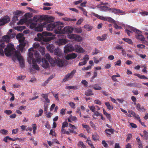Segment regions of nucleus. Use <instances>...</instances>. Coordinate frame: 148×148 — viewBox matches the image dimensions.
Instances as JSON below:
<instances>
[{
    "instance_id": "1",
    "label": "nucleus",
    "mask_w": 148,
    "mask_h": 148,
    "mask_svg": "<svg viewBox=\"0 0 148 148\" xmlns=\"http://www.w3.org/2000/svg\"><path fill=\"white\" fill-rule=\"evenodd\" d=\"M4 53L7 56H9L12 54H14V56L19 62L20 66L23 68L25 66V62L23 58L21 56V53L19 51H16L14 48V45L11 43H8L7 47L4 49Z\"/></svg>"
},
{
    "instance_id": "2",
    "label": "nucleus",
    "mask_w": 148,
    "mask_h": 148,
    "mask_svg": "<svg viewBox=\"0 0 148 148\" xmlns=\"http://www.w3.org/2000/svg\"><path fill=\"white\" fill-rule=\"evenodd\" d=\"M52 21L49 22H47V24L45 25L47 30L51 31L54 29V32L56 34H59L60 33V29H61L63 27L64 23L60 21L56 22L51 23L53 21L54 18Z\"/></svg>"
},
{
    "instance_id": "3",
    "label": "nucleus",
    "mask_w": 148,
    "mask_h": 148,
    "mask_svg": "<svg viewBox=\"0 0 148 148\" xmlns=\"http://www.w3.org/2000/svg\"><path fill=\"white\" fill-rule=\"evenodd\" d=\"M91 14L93 16H95V17L100 19L103 21H108L111 22V23H114V27L115 29H122V27L121 26H118L115 23V21L111 17H104L101 16L93 12H92L91 13Z\"/></svg>"
},
{
    "instance_id": "4",
    "label": "nucleus",
    "mask_w": 148,
    "mask_h": 148,
    "mask_svg": "<svg viewBox=\"0 0 148 148\" xmlns=\"http://www.w3.org/2000/svg\"><path fill=\"white\" fill-rule=\"evenodd\" d=\"M34 55L35 57L36 58V60L33 61L32 62V68L30 69L31 72H32L33 69H35L37 71H39L40 70V68L37 64L36 63L38 64H40L41 63V58L40 55L38 53L37 51L34 52Z\"/></svg>"
},
{
    "instance_id": "5",
    "label": "nucleus",
    "mask_w": 148,
    "mask_h": 148,
    "mask_svg": "<svg viewBox=\"0 0 148 148\" xmlns=\"http://www.w3.org/2000/svg\"><path fill=\"white\" fill-rule=\"evenodd\" d=\"M16 34H12L11 35L8 34L2 36V39L0 40V47L4 48L5 47V42L8 43L10 41L11 39L13 38L16 36Z\"/></svg>"
},
{
    "instance_id": "6",
    "label": "nucleus",
    "mask_w": 148,
    "mask_h": 148,
    "mask_svg": "<svg viewBox=\"0 0 148 148\" xmlns=\"http://www.w3.org/2000/svg\"><path fill=\"white\" fill-rule=\"evenodd\" d=\"M130 29L132 31L137 34L136 35V38L137 39L141 41L145 40V38L144 36L141 34V31L133 27H131Z\"/></svg>"
},
{
    "instance_id": "7",
    "label": "nucleus",
    "mask_w": 148,
    "mask_h": 148,
    "mask_svg": "<svg viewBox=\"0 0 148 148\" xmlns=\"http://www.w3.org/2000/svg\"><path fill=\"white\" fill-rule=\"evenodd\" d=\"M53 18L52 16H40V18L37 19V17L35 16H34L33 17V20L35 21L36 22V23L37 21H42L44 20L46 21L47 22H49L53 19Z\"/></svg>"
},
{
    "instance_id": "8",
    "label": "nucleus",
    "mask_w": 148,
    "mask_h": 148,
    "mask_svg": "<svg viewBox=\"0 0 148 148\" xmlns=\"http://www.w3.org/2000/svg\"><path fill=\"white\" fill-rule=\"evenodd\" d=\"M60 29V33L59 34H71L74 30V28L71 26H66L62 29Z\"/></svg>"
},
{
    "instance_id": "9",
    "label": "nucleus",
    "mask_w": 148,
    "mask_h": 148,
    "mask_svg": "<svg viewBox=\"0 0 148 148\" xmlns=\"http://www.w3.org/2000/svg\"><path fill=\"white\" fill-rule=\"evenodd\" d=\"M52 34L51 33L46 32H43L42 34L38 33L37 34L38 38H35L34 40L36 41H40L43 39V36H51Z\"/></svg>"
},
{
    "instance_id": "10",
    "label": "nucleus",
    "mask_w": 148,
    "mask_h": 148,
    "mask_svg": "<svg viewBox=\"0 0 148 148\" xmlns=\"http://www.w3.org/2000/svg\"><path fill=\"white\" fill-rule=\"evenodd\" d=\"M60 57H55L53 61V64H56L57 66L59 67H62L64 64V61L61 59Z\"/></svg>"
},
{
    "instance_id": "11",
    "label": "nucleus",
    "mask_w": 148,
    "mask_h": 148,
    "mask_svg": "<svg viewBox=\"0 0 148 148\" xmlns=\"http://www.w3.org/2000/svg\"><path fill=\"white\" fill-rule=\"evenodd\" d=\"M76 72L75 70H73L70 73H68L63 79V82H65L68 80L69 78H71L73 77Z\"/></svg>"
},
{
    "instance_id": "12",
    "label": "nucleus",
    "mask_w": 148,
    "mask_h": 148,
    "mask_svg": "<svg viewBox=\"0 0 148 148\" xmlns=\"http://www.w3.org/2000/svg\"><path fill=\"white\" fill-rule=\"evenodd\" d=\"M45 21L43 23H41L40 25H39L38 26L36 27L34 30L36 31L41 32L43 31V27H45V25L47 24V22L46 21Z\"/></svg>"
},
{
    "instance_id": "13",
    "label": "nucleus",
    "mask_w": 148,
    "mask_h": 148,
    "mask_svg": "<svg viewBox=\"0 0 148 148\" xmlns=\"http://www.w3.org/2000/svg\"><path fill=\"white\" fill-rule=\"evenodd\" d=\"M10 20V18L8 16H4L1 19H0V26L8 23Z\"/></svg>"
},
{
    "instance_id": "14",
    "label": "nucleus",
    "mask_w": 148,
    "mask_h": 148,
    "mask_svg": "<svg viewBox=\"0 0 148 148\" xmlns=\"http://www.w3.org/2000/svg\"><path fill=\"white\" fill-rule=\"evenodd\" d=\"M75 50V48L71 45H67L64 47V51L65 53L72 51Z\"/></svg>"
},
{
    "instance_id": "15",
    "label": "nucleus",
    "mask_w": 148,
    "mask_h": 148,
    "mask_svg": "<svg viewBox=\"0 0 148 148\" xmlns=\"http://www.w3.org/2000/svg\"><path fill=\"white\" fill-rule=\"evenodd\" d=\"M33 52H29V56L27 59V61L29 63L31 64H32V62L33 61L36 60V58L35 59L34 58Z\"/></svg>"
},
{
    "instance_id": "16",
    "label": "nucleus",
    "mask_w": 148,
    "mask_h": 148,
    "mask_svg": "<svg viewBox=\"0 0 148 148\" xmlns=\"http://www.w3.org/2000/svg\"><path fill=\"white\" fill-rule=\"evenodd\" d=\"M67 40L64 38H59L56 42V43L59 45H64L66 43Z\"/></svg>"
},
{
    "instance_id": "17",
    "label": "nucleus",
    "mask_w": 148,
    "mask_h": 148,
    "mask_svg": "<svg viewBox=\"0 0 148 148\" xmlns=\"http://www.w3.org/2000/svg\"><path fill=\"white\" fill-rule=\"evenodd\" d=\"M110 12H111L112 13H114L115 14H119L121 13L124 12V11L121 10L119 9H116L114 8H111Z\"/></svg>"
},
{
    "instance_id": "18",
    "label": "nucleus",
    "mask_w": 148,
    "mask_h": 148,
    "mask_svg": "<svg viewBox=\"0 0 148 148\" xmlns=\"http://www.w3.org/2000/svg\"><path fill=\"white\" fill-rule=\"evenodd\" d=\"M53 52L56 56L55 57H61L62 56V53L58 47L55 48Z\"/></svg>"
},
{
    "instance_id": "19",
    "label": "nucleus",
    "mask_w": 148,
    "mask_h": 148,
    "mask_svg": "<svg viewBox=\"0 0 148 148\" xmlns=\"http://www.w3.org/2000/svg\"><path fill=\"white\" fill-rule=\"evenodd\" d=\"M41 62L42 63V66L43 67L46 69L48 67L49 65L48 62L45 58H42V59H41Z\"/></svg>"
},
{
    "instance_id": "20",
    "label": "nucleus",
    "mask_w": 148,
    "mask_h": 148,
    "mask_svg": "<svg viewBox=\"0 0 148 148\" xmlns=\"http://www.w3.org/2000/svg\"><path fill=\"white\" fill-rule=\"evenodd\" d=\"M74 48L76 51L78 53H83L85 51L79 45H75Z\"/></svg>"
},
{
    "instance_id": "21",
    "label": "nucleus",
    "mask_w": 148,
    "mask_h": 148,
    "mask_svg": "<svg viewBox=\"0 0 148 148\" xmlns=\"http://www.w3.org/2000/svg\"><path fill=\"white\" fill-rule=\"evenodd\" d=\"M77 56V55L75 53H70L66 56V58L67 60L73 59L76 58Z\"/></svg>"
},
{
    "instance_id": "22",
    "label": "nucleus",
    "mask_w": 148,
    "mask_h": 148,
    "mask_svg": "<svg viewBox=\"0 0 148 148\" xmlns=\"http://www.w3.org/2000/svg\"><path fill=\"white\" fill-rule=\"evenodd\" d=\"M45 57L47 60H48V61L49 63L52 65H53V61L54 59H53L51 58V57L48 53H47L45 55Z\"/></svg>"
},
{
    "instance_id": "23",
    "label": "nucleus",
    "mask_w": 148,
    "mask_h": 148,
    "mask_svg": "<svg viewBox=\"0 0 148 148\" xmlns=\"http://www.w3.org/2000/svg\"><path fill=\"white\" fill-rule=\"evenodd\" d=\"M47 49L51 53H53L55 49L54 46L52 44H49L47 46Z\"/></svg>"
},
{
    "instance_id": "24",
    "label": "nucleus",
    "mask_w": 148,
    "mask_h": 148,
    "mask_svg": "<svg viewBox=\"0 0 148 148\" xmlns=\"http://www.w3.org/2000/svg\"><path fill=\"white\" fill-rule=\"evenodd\" d=\"M107 36L106 34H104L101 37L100 36H97V38L98 40L103 41L106 39Z\"/></svg>"
},
{
    "instance_id": "25",
    "label": "nucleus",
    "mask_w": 148,
    "mask_h": 148,
    "mask_svg": "<svg viewBox=\"0 0 148 148\" xmlns=\"http://www.w3.org/2000/svg\"><path fill=\"white\" fill-rule=\"evenodd\" d=\"M105 132L107 134L110 135L111 134H113L114 130L112 128L106 129L105 130Z\"/></svg>"
},
{
    "instance_id": "26",
    "label": "nucleus",
    "mask_w": 148,
    "mask_h": 148,
    "mask_svg": "<svg viewBox=\"0 0 148 148\" xmlns=\"http://www.w3.org/2000/svg\"><path fill=\"white\" fill-rule=\"evenodd\" d=\"M110 10H111V8L108 7L106 6H101L100 11H110Z\"/></svg>"
},
{
    "instance_id": "27",
    "label": "nucleus",
    "mask_w": 148,
    "mask_h": 148,
    "mask_svg": "<svg viewBox=\"0 0 148 148\" xmlns=\"http://www.w3.org/2000/svg\"><path fill=\"white\" fill-rule=\"evenodd\" d=\"M48 94H42L41 95V96L43 98L45 99L46 101L47 102L49 103L50 102V100L48 99Z\"/></svg>"
},
{
    "instance_id": "28",
    "label": "nucleus",
    "mask_w": 148,
    "mask_h": 148,
    "mask_svg": "<svg viewBox=\"0 0 148 148\" xmlns=\"http://www.w3.org/2000/svg\"><path fill=\"white\" fill-rule=\"evenodd\" d=\"M85 94L86 96H90L93 95V94L92 90L91 89H88L85 91Z\"/></svg>"
},
{
    "instance_id": "29",
    "label": "nucleus",
    "mask_w": 148,
    "mask_h": 148,
    "mask_svg": "<svg viewBox=\"0 0 148 148\" xmlns=\"http://www.w3.org/2000/svg\"><path fill=\"white\" fill-rule=\"evenodd\" d=\"M75 33L80 34L82 32V30L81 27H75L74 28V30Z\"/></svg>"
},
{
    "instance_id": "30",
    "label": "nucleus",
    "mask_w": 148,
    "mask_h": 148,
    "mask_svg": "<svg viewBox=\"0 0 148 148\" xmlns=\"http://www.w3.org/2000/svg\"><path fill=\"white\" fill-rule=\"evenodd\" d=\"M105 104L107 106V108L109 110H112L113 109V106L111 105L109 102H106L105 103Z\"/></svg>"
},
{
    "instance_id": "31",
    "label": "nucleus",
    "mask_w": 148,
    "mask_h": 148,
    "mask_svg": "<svg viewBox=\"0 0 148 148\" xmlns=\"http://www.w3.org/2000/svg\"><path fill=\"white\" fill-rule=\"evenodd\" d=\"M76 35L74 34H68L67 35V37L69 39L74 40L75 37H76Z\"/></svg>"
},
{
    "instance_id": "32",
    "label": "nucleus",
    "mask_w": 148,
    "mask_h": 148,
    "mask_svg": "<svg viewBox=\"0 0 148 148\" xmlns=\"http://www.w3.org/2000/svg\"><path fill=\"white\" fill-rule=\"evenodd\" d=\"M63 20L65 21H77V19L76 18H67V17H65L62 18Z\"/></svg>"
},
{
    "instance_id": "33",
    "label": "nucleus",
    "mask_w": 148,
    "mask_h": 148,
    "mask_svg": "<svg viewBox=\"0 0 148 148\" xmlns=\"http://www.w3.org/2000/svg\"><path fill=\"white\" fill-rule=\"evenodd\" d=\"M135 76H137L141 79H148V78L144 75H140V74L137 73L134 74Z\"/></svg>"
},
{
    "instance_id": "34",
    "label": "nucleus",
    "mask_w": 148,
    "mask_h": 148,
    "mask_svg": "<svg viewBox=\"0 0 148 148\" xmlns=\"http://www.w3.org/2000/svg\"><path fill=\"white\" fill-rule=\"evenodd\" d=\"M77 145L79 147H81V148H86L85 145L84 144L83 142L82 141L79 142L78 143Z\"/></svg>"
},
{
    "instance_id": "35",
    "label": "nucleus",
    "mask_w": 148,
    "mask_h": 148,
    "mask_svg": "<svg viewBox=\"0 0 148 148\" xmlns=\"http://www.w3.org/2000/svg\"><path fill=\"white\" fill-rule=\"evenodd\" d=\"M123 40L127 42L129 44L133 45V42L130 39L128 38H123L122 39Z\"/></svg>"
},
{
    "instance_id": "36",
    "label": "nucleus",
    "mask_w": 148,
    "mask_h": 148,
    "mask_svg": "<svg viewBox=\"0 0 148 148\" xmlns=\"http://www.w3.org/2000/svg\"><path fill=\"white\" fill-rule=\"evenodd\" d=\"M14 14L19 17L22 15V12L21 11L17 10L13 12Z\"/></svg>"
},
{
    "instance_id": "37",
    "label": "nucleus",
    "mask_w": 148,
    "mask_h": 148,
    "mask_svg": "<svg viewBox=\"0 0 148 148\" xmlns=\"http://www.w3.org/2000/svg\"><path fill=\"white\" fill-rule=\"evenodd\" d=\"M92 138L94 141H97L99 140V136L97 134H96L92 135Z\"/></svg>"
},
{
    "instance_id": "38",
    "label": "nucleus",
    "mask_w": 148,
    "mask_h": 148,
    "mask_svg": "<svg viewBox=\"0 0 148 148\" xmlns=\"http://www.w3.org/2000/svg\"><path fill=\"white\" fill-rule=\"evenodd\" d=\"M84 28L87 30L88 31H90L91 30L92 28V27L89 25H85L84 26Z\"/></svg>"
},
{
    "instance_id": "39",
    "label": "nucleus",
    "mask_w": 148,
    "mask_h": 148,
    "mask_svg": "<svg viewBox=\"0 0 148 148\" xmlns=\"http://www.w3.org/2000/svg\"><path fill=\"white\" fill-rule=\"evenodd\" d=\"M43 112V111L42 109H40L39 111V114H36L35 116V117H38L42 116Z\"/></svg>"
},
{
    "instance_id": "40",
    "label": "nucleus",
    "mask_w": 148,
    "mask_h": 148,
    "mask_svg": "<svg viewBox=\"0 0 148 148\" xmlns=\"http://www.w3.org/2000/svg\"><path fill=\"white\" fill-rule=\"evenodd\" d=\"M37 23H36V22H31L30 25V28L31 29H33L34 28H35L36 27V25H37Z\"/></svg>"
},
{
    "instance_id": "41",
    "label": "nucleus",
    "mask_w": 148,
    "mask_h": 148,
    "mask_svg": "<svg viewBox=\"0 0 148 148\" xmlns=\"http://www.w3.org/2000/svg\"><path fill=\"white\" fill-rule=\"evenodd\" d=\"M120 75L119 74H117L116 75H113L112 76L111 78L114 82H118L117 79H116V77H120Z\"/></svg>"
},
{
    "instance_id": "42",
    "label": "nucleus",
    "mask_w": 148,
    "mask_h": 148,
    "mask_svg": "<svg viewBox=\"0 0 148 148\" xmlns=\"http://www.w3.org/2000/svg\"><path fill=\"white\" fill-rule=\"evenodd\" d=\"M76 37H75V38L74 40L80 42L82 40V38L79 35H76Z\"/></svg>"
},
{
    "instance_id": "43",
    "label": "nucleus",
    "mask_w": 148,
    "mask_h": 148,
    "mask_svg": "<svg viewBox=\"0 0 148 148\" xmlns=\"http://www.w3.org/2000/svg\"><path fill=\"white\" fill-rule=\"evenodd\" d=\"M40 46V43L38 42L34 43L33 45V48L35 49H36L38 48Z\"/></svg>"
},
{
    "instance_id": "44",
    "label": "nucleus",
    "mask_w": 148,
    "mask_h": 148,
    "mask_svg": "<svg viewBox=\"0 0 148 148\" xmlns=\"http://www.w3.org/2000/svg\"><path fill=\"white\" fill-rule=\"evenodd\" d=\"M94 112V114L92 115V117L93 118L95 119H96L97 118H95V116H99L101 114L99 112H98L97 111H96Z\"/></svg>"
},
{
    "instance_id": "45",
    "label": "nucleus",
    "mask_w": 148,
    "mask_h": 148,
    "mask_svg": "<svg viewBox=\"0 0 148 148\" xmlns=\"http://www.w3.org/2000/svg\"><path fill=\"white\" fill-rule=\"evenodd\" d=\"M93 88L94 89L97 90H101V87L99 86L97 84H95L94 86L93 87Z\"/></svg>"
},
{
    "instance_id": "46",
    "label": "nucleus",
    "mask_w": 148,
    "mask_h": 148,
    "mask_svg": "<svg viewBox=\"0 0 148 148\" xmlns=\"http://www.w3.org/2000/svg\"><path fill=\"white\" fill-rule=\"evenodd\" d=\"M144 133V137L147 140H148V132L146 131H144L143 132Z\"/></svg>"
},
{
    "instance_id": "47",
    "label": "nucleus",
    "mask_w": 148,
    "mask_h": 148,
    "mask_svg": "<svg viewBox=\"0 0 148 148\" xmlns=\"http://www.w3.org/2000/svg\"><path fill=\"white\" fill-rule=\"evenodd\" d=\"M90 110L92 111V112H94L95 111L96 108L95 106H90L88 107Z\"/></svg>"
},
{
    "instance_id": "48",
    "label": "nucleus",
    "mask_w": 148,
    "mask_h": 148,
    "mask_svg": "<svg viewBox=\"0 0 148 148\" xmlns=\"http://www.w3.org/2000/svg\"><path fill=\"white\" fill-rule=\"evenodd\" d=\"M67 88L73 90H76L78 88V87L77 86H67Z\"/></svg>"
},
{
    "instance_id": "49",
    "label": "nucleus",
    "mask_w": 148,
    "mask_h": 148,
    "mask_svg": "<svg viewBox=\"0 0 148 148\" xmlns=\"http://www.w3.org/2000/svg\"><path fill=\"white\" fill-rule=\"evenodd\" d=\"M8 132V131L4 129H2L0 131V132L1 133L5 135H6Z\"/></svg>"
},
{
    "instance_id": "50",
    "label": "nucleus",
    "mask_w": 148,
    "mask_h": 148,
    "mask_svg": "<svg viewBox=\"0 0 148 148\" xmlns=\"http://www.w3.org/2000/svg\"><path fill=\"white\" fill-rule=\"evenodd\" d=\"M83 21V19L82 18H81L79 19L76 23L77 25H80L82 22Z\"/></svg>"
},
{
    "instance_id": "51",
    "label": "nucleus",
    "mask_w": 148,
    "mask_h": 148,
    "mask_svg": "<svg viewBox=\"0 0 148 148\" xmlns=\"http://www.w3.org/2000/svg\"><path fill=\"white\" fill-rule=\"evenodd\" d=\"M23 34L22 33H19L17 35H16V38L17 39L22 38L23 36Z\"/></svg>"
},
{
    "instance_id": "52",
    "label": "nucleus",
    "mask_w": 148,
    "mask_h": 148,
    "mask_svg": "<svg viewBox=\"0 0 148 148\" xmlns=\"http://www.w3.org/2000/svg\"><path fill=\"white\" fill-rule=\"evenodd\" d=\"M4 113L8 115H10L12 113V111L10 110H6L4 111Z\"/></svg>"
},
{
    "instance_id": "53",
    "label": "nucleus",
    "mask_w": 148,
    "mask_h": 148,
    "mask_svg": "<svg viewBox=\"0 0 148 148\" xmlns=\"http://www.w3.org/2000/svg\"><path fill=\"white\" fill-rule=\"evenodd\" d=\"M114 64L115 66H120L121 64V60H119L117 62H114Z\"/></svg>"
},
{
    "instance_id": "54",
    "label": "nucleus",
    "mask_w": 148,
    "mask_h": 148,
    "mask_svg": "<svg viewBox=\"0 0 148 148\" xmlns=\"http://www.w3.org/2000/svg\"><path fill=\"white\" fill-rule=\"evenodd\" d=\"M87 63L86 60H84L83 62H80L78 64V66H83L85 64Z\"/></svg>"
},
{
    "instance_id": "55",
    "label": "nucleus",
    "mask_w": 148,
    "mask_h": 148,
    "mask_svg": "<svg viewBox=\"0 0 148 148\" xmlns=\"http://www.w3.org/2000/svg\"><path fill=\"white\" fill-rule=\"evenodd\" d=\"M25 22L24 19H21L17 23L18 25H22Z\"/></svg>"
},
{
    "instance_id": "56",
    "label": "nucleus",
    "mask_w": 148,
    "mask_h": 148,
    "mask_svg": "<svg viewBox=\"0 0 148 148\" xmlns=\"http://www.w3.org/2000/svg\"><path fill=\"white\" fill-rule=\"evenodd\" d=\"M69 104L71 108H75V105L73 102H70L69 103Z\"/></svg>"
},
{
    "instance_id": "57",
    "label": "nucleus",
    "mask_w": 148,
    "mask_h": 148,
    "mask_svg": "<svg viewBox=\"0 0 148 148\" xmlns=\"http://www.w3.org/2000/svg\"><path fill=\"white\" fill-rule=\"evenodd\" d=\"M137 47L139 48H144L145 47V46L143 44H138L137 45Z\"/></svg>"
},
{
    "instance_id": "58",
    "label": "nucleus",
    "mask_w": 148,
    "mask_h": 148,
    "mask_svg": "<svg viewBox=\"0 0 148 148\" xmlns=\"http://www.w3.org/2000/svg\"><path fill=\"white\" fill-rule=\"evenodd\" d=\"M140 13L142 16H143L148 15V12L146 11L141 12Z\"/></svg>"
},
{
    "instance_id": "59",
    "label": "nucleus",
    "mask_w": 148,
    "mask_h": 148,
    "mask_svg": "<svg viewBox=\"0 0 148 148\" xmlns=\"http://www.w3.org/2000/svg\"><path fill=\"white\" fill-rule=\"evenodd\" d=\"M68 125V123L67 122L65 121L63 123L62 127V128H65V127H67Z\"/></svg>"
},
{
    "instance_id": "60",
    "label": "nucleus",
    "mask_w": 148,
    "mask_h": 148,
    "mask_svg": "<svg viewBox=\"0 0 148 148\" xmlns=\"http://www.w3.org/2000/svg\"><path fill=\"white\" fill-rule=\"evenodd\" d=\"M51 93H52L53 95L56 98V100L58 101L59 100V99L58 98V94L57 93L55 94H54L52 92H51Z\"/></svg>"
},
{
    "instance_id": "61",
    "label": "nucleus",
    "mask_w": 148,
    "mask_h": 148,
    "mask_svg": "<svg viewBox=\"0 0 148 148\" xmlns=\"http://www.w3.org/2000/svg\"><path fill=\"white\" fill-rule=\"evenodd\" d=\"M81 83L83 84L84 85L87 86L88 84V83L87 81L85 80H82L81 82Z\"/></svg>"
},
{
    "instance_id": "62",
    "label": "nucleus",
    "mask_w": 148,
    "mask_h": 148,
    "mask_svg": "<svg viewBox=\"0 0 148 148\" xmlns=\"http://www.w3.org/2000/svg\"><path fill=\"white\" fill-rule=\"evenodd\" d=\"M18 128H16V129H14L12 130V134H16L18 132Z\"/></svg>"
},
{
    "instance_id": "63",
    "label": "nucleus",
    "mask_w": 148,
    "mask_h": 148,
    "mask_svg": "<svg viewBox=\"0 0 148 148\" xmlns=\"http://www.w3.org/2000/svg\"><path fill=\"white\" fill-rule=\"evenodd\" d=\"M102 143L103 145V146L105 147H107L108 146V144L106 143L105 140H103Z\"/></svg>"
},
{
    "instance_id": "64",
    "label": "nucleus",
    "mask_w": 148,
    "mask_h": 148,
    "mask_svg": "<svg viewBox=\"0 0 148 148\" xmlns=\"http://www.w3.org/2000/svg\"><path fill=\"white\" fill-rule=\"evenodd\" d=\"M66 109L62 108L60 111V113L62 115H63L65 114Z\"/></svg>"
}]
</instances>
